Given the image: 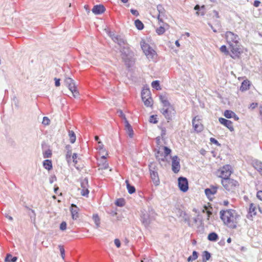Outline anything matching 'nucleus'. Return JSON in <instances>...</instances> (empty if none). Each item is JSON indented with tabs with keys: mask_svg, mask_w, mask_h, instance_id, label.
<instances>
[{
	"mask_svg": "<svg viewBox=\"0 0 262 262\" xmlns=\"http://www.w3.org/2000/svg\"><path fill=\"white\" fill-rule=\"evenodd\" d=\"M220 218L224 225L230 229H235L237 227V218L238 215L233 209L221 210L220 212Z\"/></svg>",
	"mask_w": 262,
	"mask_h": 262,
	"instance_id": "1",
	"label": "nucleus"
},
{
	"mask_svg": "<svg viewBox=\"0 0 262 262\" xmlns=\"http://www.w3.org/2000/svg\"><path fill=\"white\" fill-rule=\"evenodd\" d=\"M221 183L224 188L228 191H233L239 185L237 181L230 178L222 179Z\"/></svg>",
	"mask_w": 262,
	"mask_h": 262,
	"instance_id": "2",
	"label": "nucleus"
},
{
	"mask_svg": "<svg viewBox=\"0 0 262 262\" xmlns=\"http://www.w3.org/2000/svg\"><path fill=\"white\" fill-rule=\"evenodd\" d=\"M120 52L121 53V57L123 60L124 61L125 64L129 66V63L130 61V59L132 57L133 53L130 51L128 45L123 46L120 48Z\"/></svg>",
	"mask_w": 262,
	"mask_h": 262,
	"instance_id": "3",
	"label": "nucleus"
},
{
	"mask_svg": "<svg viewBox=\"0 0 262 262\" xmlns=\"http://www.w3.org/2000/svg\"><path fill=\"white\" fill-rule=\"evenodd\" d=\"M67 85L72 96L75 98H77L79 94L74 80L71 77H67Z\"/></svg>",
	"mask_w": 262,
	"mask_h": 262,
	"instance_id": "4",
	"label": "nucleus"
},
{
	"mask_svg": "<svg viewBox=\"0 0 262 262\" xmlns=\"http://www.w3.org/2000/svg\"><path fill=\"white\" fill-rule=\"evenodd\" d=\"M160 112L164 116L168 122L172 120L176 113V111L172 106H169L166 108H163L161 109Z\"/></svg>",
	"mask_w": 262,
	"mask_h": 262,
	"instance_id": "5",
	"label": "nucleus"
},
{
	"mask_svg": "<svg viewBox=\"0 0 262 262\" xmlns=\"http://www.w3.org/2000/svg\"><path fill=\"white\" fill-rule=\"evenodd\" d=\"M141 46L143 52L148 58H153L154 56L156 54L155 51L145 42L141 43Z\"/></svg>",
	"mask_w": 262,
	"mask_h": 262,
	"instance_id": "6",
	"label": "nucleus"
},
{
	"mask_svg": "<svg viewBox=\"0 0 262 262\" xmlns=\"http://www.w3.org/2000/svg\"><path fill=\"white\" fill-rule=\"evenodd\" d=\"M220 171V175L219 177L222 179L226 178H229L233 172L231 166L228 164L223 166Z\"/></svg>",
	"mask_w": 262,
	"mask_h": 262,
	"instance_id": "7",
	"label": "nucleus"
},
{
	"mask_svg": "<svg viewBox=\"0 0 262 262\" xmlns=\"http://www.w3.org/2000/svg\"><path fill=\"white\" fill-rule=\"evenodd\" d=\"M225 37L229 45L232 43H238L239 39L237 35L235 34L231 31H227L225 34Z\"/></svg>",
	"mask_w": 262,
	"mask_h": 262,
	"instance_id": "8",
	"label": "nucleus"
},
{
	"mask_svg": "<svg viewBox=\"0 0 262 262\" xmlns=\"http://www.w3.org/2000/svg\"><path fill=\"white\" fill-rule=\"evenodd\" d=\"M192 126L194 130L198 132H201L203 129V125L202 124L201 120L199 116H196L194 117L192 121Z\"/></svg>",
	"mask_w": 262,
	"mask_h": 262,
	"instance_id": "9",
	"label": "nucleus"
},
{
	"mask_svg": "<svg viewBox=\"0 0 262 262\" xmlns=\"http://www.w3.org/2000/svg\"><path fill=\"white\" fill-rule=\"evenodd\" d=\"M110 36L113 41L117 43L120 48L127 44L126 40L121 35L113 34H111Z\"/></svg>",
	"mask_w": 262,
	"mask_h": 262,
	"instance_id": "10",
	"label": "nucleus"
},
{
	"mask_svg": "<svg viewBox=\"0 0 262 262\" xmlns=\"http://www.w3.org/2000/svg\"><path fill=\"white\" fill-rule=\"evenodd\" d=\"M178 185L180 189L185 192L188 189V182L187 179L183 177H181L178 179Z\"/></svg>",
	"mask_w": 262,
	"mask_h": 262,
	"instance_id": "11",
	"label": "nucleus"
},
{
	"mask_svg": "<svg viewBox=\"0 0 262 262\" xmlns=\"http://www.w3.org/2000/svg\"><path fill=\"white\" fill-rule=\"evenodd\" d=\"M149 169L150 173V177L154 184L156 186L159 185L160 181L158 177V173L157 171L155 170V167H152V165H149Z\"/></svg>",
	"mask_w": 262,
	"mask_h": 262,
	"instance_id": "12",
	"label": "nucleus"
},
{
	"mask_svg": "<svg viewBox=\"0 0 262 262\" xmlns=\"http://www.w3.org/2000/svg\"><path fill=\"white\" fill-rule=\"evenodd\" d=\"M81 194L82 196H88L89 193V190L88 189V180L86 178L84 179L81 181Z\"/></svg>",
	"mask_w": 262,
	"mask_h": 262,
	"instance_id": "13",
	"label": "nucleus"
},
{
	"mask_svg": "<svg viewBox=\"0 0 262 262\" xmlns=\"http://www.w3.org/2000/svg\"><path fill=\"white\" fill-rule=\"evenodd\" d=\"M180 159L177 156L172 157V170L174 173H178L180 169Z\"/></svg>",
	"mask_w": 262,
	"mask_h": 262,
	"instance_id": "14",
	"label": "nucleus"
},
{
	"mask_svg": "<svg viewBox=\"0 0 262 262\" xmlns=\"http://www.w3.org/2000/svg\"><path fill=\"white\" fill-rule=\"evenodd\" d=\"M231 52L233 55H231L232 58L238 57L240 54V49L239 48L238 43H232L229 45Z\"/></svg>",
	"mask_w": 262,
	"mask_h": 262,
	"instance_id": "15",
	"label": "nucleus"
},
{
	"mask_svg": "<svg viewBox=\"0 0 262 262\" xmlns=\"http://www.w3.org/2000/svg\"><path fill=\"white\" fill-rule=\"evenodd\" d=\"M70 210L71 213L72 217L73 220H76L79 217V209L78 207L72 204L70 208Z\"/></svg>",
	"mask_w": 262,
	"mask_h": 262,
	"instance_id": "16",
	"label": "nucleus"
},
{
	"mask_svg": "<svg viewBox=\"0 0 262 262\" xmlns=\"http://www.w3.org/2000/svg\"><path fill=\"white\" fill-rule=\"evenodd\" d=\"M219 120L221 124L225 126L231 132H233L234 130V127L232 125V122L230 120L226 119L223 118H220Z\"/></svg>",
	"mask_w": 262,
	"mask_h": 262,
	"instance_id": "17",
	"label": "nucleus"
},
{
	"mask_svg": "<svg viewBox=\"0 0 262 262\" xmlns=\"http://www.w3.org/2000/svg\"><path fill=\"white\" fill-rule=\"evenodd\" d=\"M92 11L95 14L99 15L103 13L105 11V8L103 5H96L93 7Z\"/></svg>",
	"mask_w": 262,
	"mask_h": 262,
	"instance_id": "18",
	"label": "nucleus"
},
{
	"mask_svg": "<svg viewBox=\"0 0 262 262\" xmlns=\"http://www.w3.org/2000/svg\"><path fill=\"white\" fill-rule=\"evenodd\" d=\"M218 187L216 186H210L209 188L205 189V193L208 198H210L211 195L215 194L217 192Z\"/></svg>",
	"mask_w": 262,
	"mask_h": 262,
	"instance_id": "19",
	"label": "nucleus"
},
{
	"mask_svg": "<svg viewBox=\"0 0 262 262\" xmlns=\"http://www.w3.org/2000/svg\"><path fill=\"white\" fill-rule=\"evenodd\" d=\"M161 147H159V149L155 153V157L157 160L159 161L160 163L161 161H165L166 160L165 156L163 153L162 151L161 150Z\"/></svg>",
	"mask_w": 262,
	"mask_h": 262,
	"instance_id": "20",
	"label": "nucleus"
},
{
	"mask_svg": "<svg viewBox=\"0 0 262 262\" xmlns=\"http://www.w3.org/2000/svg\"><path fill=\"white\" fill-rule=\"evenodd\" d=\"M125 130L130 138H133L134 136V130L128 121H125Z\"/></svg>",
	"mask_w": 262,
	"mask_h": 262,
	"instance_id": "21",
	"label": "nucleus"
},
{
	"mask_svg": "<svg viewBox=\"0 0 262 262\" xmlns=\"http://www.w3.org/2000/svg\"><path fill=\"white\" fill-rule=\"evenodd\" d=\"M157 11H158V19L159 21L162 22V19L161 17L164 16L165 13V10L162 5H158L157 6Z\"/></svg>",
	"mask_w": 262,
	"mask_h": 262,
	"instance_id": "22",
	"label": "nucleus"
},
{
	"mask_svg": "<svg viewBox=\"0 0 262 262\" xmlns=\"http://www.w3.org/2000/svg\"><path fill=\"white\" fill-rule=\"evenodd\" d=\"M68 137L70 142L71 144H73L75 142L76 139V136L75 132L70 129H68Z\"/></svg>",
	"mask_w": 262,
	"mask_h": 262,
	"instance_id": "23",
	"label": "nucleus"
},
{
	"mask_svg": "<svg viewBox=\"0 0 262 262\" xmlns=\"http://www.w3.org/2000/svg\"><path fill=\"white\" fill-rule=\"evenodd\" d=\"M254 168L262 175V162L259 161H255L253 163Z\"/></svg>",
	"mask_w": 262,
	"mask_h": 262,
	"instance_id": "24",
	"label": "nucleus"
},
{
	"mask_svg": "<svg viewBox=\"0 0 262 262\" xmlns=\"http://www.w3.org/2000/svg\"><path fill=\"white\" fill-rule=\"evenodd\" d=\"M159 99L160 101L163 104V106L166 107H168L169 106H172L170 105V103L168 101L167 97L165 95H160L159 96Z\"/></svg>",
	"mask_w": 262,
	"mask_h": 262,
	"instance_id": "25",
	"label": "nucleus"
},
{
	"mask_svg": "<svg viewBox=\"0 0 262 262\" xmlns=\"http://www.w3.org/2000/svg\"><path fill=\"white\" fill-rule=\"evenodd\" d=\"M71 146L70 145H67V161L69 165L72 163V151L70 149Z\"/></svg>",
	"mask_w": 262,
	"mask_h": 262,
	"instance_id": "26",
	"label": "nucleus"
},
{
	"mask_svg": "<svg viewBox=\"0 0 262 262\" xmlns=\"http://www.w3.org/2000/svg\"><path fill=\"white\" fill-rule=\"evenodd\" d=\"M71 159L72 163L71 164L75 166L77 169H79V167L77 165L78 160H79V158L78 157V155L76 153H74L71 157Z\"/></svg>",
	"mask_w": 262,
	"mask_h": 262,
	"instance_id": "27",
	"label": "nucleus"
},
{
	"mask_svg": "<svg viewBox=\"0 0 262 262\" xmlns=\"http://www.w3.org/2000/svg\"><path fill=\"white\" fill-rule=\"evenodd\" d=\"M141 221L144 225L146 227L150 223V219L147 214H143L141 216Z\"/></svg>",
	"mask_w": 262,
	"mask_h": 262,
	"instance_id": "28",
	"label": "nucleus"
},
{
	"mask_svg": "<svg viewBox=\"0 0 262 262\" xmlns=\"http://www.w3.org/2000/svg\"><path fill=\"white\" fill-rule=\"evenodd\" d=\"M250 81L248 80H244L241 84L240 87V90L242 92H244L249 89L250 86Z\"/></svg>",
	"mask_w": 262,
	"mask_h": 262,
	"instance_id": "29",
	"label": "nucleus"
},
{
	"mask_svg": "<svg viewBox=\"0 0 262 262\" xmlns=\"http://www.w3.org/2000/svg\"><path fill=\"white\" fill-rule=\"evenodd\" d=\"M207 238L210 241L216 242L219 239V236L217 233L213 232L208 234Z\"/></svg>",
	"mask_w": 262,
	"mask_h": 262,
	"instance_id": "30",
	"label": "nucleus"
},
{
	"mask_svg": "<svg viewBox=\"0 0 262 262\" xmlns=\"http://www.w3.org/2000/svg\"><path fill=\"white\" fill-rule=\"evenodd\" d=\"M142 99L151 97L150 91L149 89H144L141 92Z\"/></svg>",
	"mask_w": 262,
	"mask_h": 262,
	"instance_id": "31",
	"label": "nucleus"
},
{
	"mask_svg": "<svg viewBox=\"0 0 262 262\" xmlns=\"http://www.w3.org/2000/svg\"><path fill=\"white\" fill-rule=\"evenodd\" d=\"M202 262H207L211 257V254L207 251H204L202 253Z\"/></svg>",
	"mask_w": 262,
	"mask_h": 262,
	"instance_id": "32",
	"label": "nucleus"
},
{
	"mask_svg": "<svg viewBox=\"0 0 262 262\" xmlns=\"http://www.w3.org/2000/svg\"><path fill=\"white\" fill-rule=\"evenodd\" d=\"M43 166L45 169L48 170L52 169V163L51 160H45L43 162Z\"/></svg>",
	"mask_w": 262,
	"mask_h": 262,
	"instance_id": "33",
	"label": "nucleus"
},
{
	"mask_svg": "<svg viewBox=\"0 0 262 262\" xmlns=\"http://www.w3.org/2000/svg\"><path fill=\"white\" fill-rule=\"evenodd\" d=\"M125 183L126 184V187L128 193L129 194L134 193L136 191L135 187L134 186L131 185L127 180H125Z\"/></svg>",
	"mask_w": 262,
	"mask_h": 262,
	"instance_id": "34",
	"label": "nucleus"
},
{
	"mask_svg": "<svg viewBox=\"0 0 262 262\" xmlns=\"http://www.w3.org/2000/svg\"><path fill=\"white\" fill-rule=\"evenodd\" d=\"M142 101L144 102V105L147 107H151L152 106V99L151 97H148L147 98H145V99H142Z\"/></svg>",
	"mask_w": 262,
	"mask_h": 262,
	"instance_id": "35",
	"label": "nucleus"
},
{
	"mask_svg": "<svg viewBox=\"0 0 262 262\" xmlns=\"http://www.w3.org/2000/svg\"><path fill=\"white\" fill-rule=\"evenodd\" d=\"M256 208L253 204H251L249 209V214L251 216L255 215L256 214Z\"/></svg>",
	"mask_w": 262,
	"mask_h": 262,
	"instance_id": "36",
	"label": "nucleus"
},
{
	"mask_svg": "<svg viewBox=\"0 0 262 262\" xmlns=\"http://www.w3.org/2000/svg\"><path fill=\"white\" fill-rule=\"evenodd\" d=\"M135 25L139 30H141L144 28V24L139 19H137L135 21Z\"/></svg>",
	"mask_w": 262,
	"mask_h": 262,
	"instance_id": "37",
	"label": "nucleus"
},
{
	"mask_svg": "<svg viewBox=\"0 0 262 262\" xmlns=\"http://www.w3.org/2000/svg\"><path fill=\"white\" fill-rule=\"evenodd\" d=\"M198 253L195 251H193L192 252V255L188 257L187 261H192L193 260L196 259L198 258Z\"/></svg>",
	"mask_w": 262,
	"mask_h": 262,
	"instance_id": "38",
	"label": "nucleus"
},
{
	"mask_svg": "<svg viewBox=\"0 0 262 262\" xmlns=\"http://www.w3.org/2000/svg\"><path fill=\"white\" fill-rule=\"evenodd\" d=\"M17 258L15 256L12 257V256L8 254L5 258V261L6 262H15L16 261Z\"/></svg>",
	"mask_w": 262,
	"mask_h": 262,
	"instance_id": "39",
	"label": "nucleus"
},
{
	"mask_svg": "<svg viewBox=\"0 0 262 262\" xmlns=\"http://www.w3.org/2000/svg\"><path fill=\"white\" fill-rule=\"evenodd\" d=\"M234 113L232 111L226 110L224 112V115L226 118L230 119L232 118Z\"/></svg>",
	"mask_w": 262,
	"mask_h": 262,
	"instance_id": "40",
	"label": "nucleus"
},
{
	"mask_svg": "<svg viewBox=\"0 0 262 262\" xmlns=\"http://www.w3.org/2000/svg\"><path fill=\"white\" fill-rule=\"evenodd\" d=\"M151 86L153 88L157 90H161V87L160 85V82L158 80L153 81L151 82Z\"/></svg>",
	"mask_w": 262,
	"mask_h": 262,
	"instance_id": "41",
	"label": "nucleus"
},
{
	"mask_svg": "<svg viewBox=\"0 0 262 262\" xmlns=\"http://www.w3.org/2000/svg\"><path fill=\"white\" fill-rule=\"evenodd\" d=\"M115 204L119 207H122L125 204V200L124 199H119L116 201Z\"/></svg>",
	"mask_w": 262,
	"mask_h": 262,
	"instance_id": "42",
	"label": "nucleus"
},
{
	"mask_svg": "<svg viewBox=\"0 0 262 262\" xmlns=\"http://www.w3.org/2000/svg\"><path fill=\"white\" fill-rule=\"evenodd\" d=\"M93 219L97 226V227H99L100 225V219L97 214H94L93 215Z\"/></svg>",
	"mask_w": 262,
	"mask_h": 262,
	"instance_id": "43",
	"label": "nucleus"
},
{
	"mask_svg": "<svg viewBox=\"0 0 262 262\" xmlns=\"http://www.w3.org/2000/svg\"><path fill=\"white\" fill-rule=\"evenodd\" d=\"M161 148L162 149L164 150V155L165 156V157H166V156L169 155L171 152V150L167 146H163V147H161Z\"/></svg>",
	"mask_w": 262,
	"mask_h": 262,
	"instance_id": "44",
	"label": "nucleus"
},
{
	"mask_svg": "<svg viewBox=\"0 0 262 262\" xmlns=\"http://www.w3.org/2000/svg\"><path fill=\"white\" fill-rule=\"evenodd\" d=\"M157 115H151L149 117V121L150 123L156 124L158 123V121L157 119Z\"/></svg>",
	"mask_w": 262,
	"mask_h": 262,
	"instance_id": "45",
	"label": "nucleus"
},
{
	"mask_svg": "<svg viewBox=\"0 0 262 262\" xmlns=\"http://www.w3.org/2000/svg\"><path fill=\"white\" fill-rule=\"evenodd\" d=\"M43 155L44 158H50L52 156V151L50 149H48L43 152Z\"/></svg>",
	"mask_w": 262,
	"mask_h": 262,
	"instance_id": "46",
	"label": "nucleus"
},
{
	"mask_svg": "<svg viewBox=\"0 0 262 262\" xmlns=\"http://www.w3.org/2000/svg\"><path fill=\"white\" fill-rule=\"evenodd\" d=\"M165 31V30L163 27L160 26L156 29V32L158 35L163 34Z\"/></svg>",
	"mask_w": 262,
	"mask_h": 262,
	"instance_id": "47",
	"label": "nucleus"
},
{
	"mask_svg": "<svg viewBox=\"0 0 262 262\" xmlns=\"http://www.w3.org/2000/svg\"><path fill=\"white\" fill-rule=\"evenodd\" d=\"M99 169H106L108 168V164L107 163H106V161H105V162L102 163V164H99Z\"/></svg>",
	"mask_w": 262,
	"mask_h": 262,
	"instance_id": "48",
	"label": "nucleus"
},
{
	"mask_svg": "<svg viewBox=\"0 0 262 262\" xmlns=\"http://www.w3.org/2000/svg\"><path fill=\"white\" fill-rule=\"evenodd\" d=\"M117 114H118V116L119 117H120L121 118H122L123 120L124 121V122H125V121H128L125 117V115L123 114L122 111L119 110L117 111Z\"/></svg>",
	"mask_w": 262,
	"mask_h": 262,
	"instance_id": "49",
	"label": "nucleus"
},
{
	"mask_svg": "<svg viewBox=\"0 0 262 262\" xmlns=\"http://www.w3.org/2000/svg\"><path fill=\"white\" fill-rule=\"evenodd\" d=\"M206 211L207 214V220L209 219L210 215L212 214V212L208 209V207L206 206L204 207V209L203 210V212H205Z\"/></svg>",
	"mask_w": 262,
	"mask_h": 262,
	"instance_id": "50",
	"label": "nucleus"
},
{
	"mask_svg": "<svg viewBox=\"0 0 262 262\" xmlns=\"http://www.w3.org/2000/svg\"><path fill=\"white\" fill-rule=\"evenodd\" d=\"M50 119L48 117H44L43 118L42 123L43 125H49L50 124Z\"/></svg>",
	"mask_w": 262,
	"mask_h": 262,
	"instance_id": "51",
	"label": "nucleus"
},
{
	"mask_svg": "<svg viewBox=\"0 0 262 262\" xmlns=\"http://www.w3.org/2000/svg\"><path fill=\"white\" fill-rule=\"evenodd\" d=\"M220 50L222 52L226 54H228L229 53L227 49L226 46L225 45H223L220 48Z\"/></svg>",
	"mask_w": 262,
	"mask_h": 262,
	"instance_id": "52",
	"label": "nucleus"
},
{
	"mask_svg": "<svg viewBox=\"0 0 262 262\" xmlns=\"http://www.w3.org/2000/svg\"><path fill=\"white\" fill-rule=\"evenodd\" d=\"M59 249H60V253H61V255L63 259L64 258V247L63 246H59Z\"/></svg>",
	"mask_w": 262,
	"mask_h": 262,
	"instance_id": "53",
	"label": "nucleus"
},
{
	"mask_svg": "<svg viewBox=\"0 0 262 262\" xmlns=\"http://www.w3.org/2000/svg\"><path fill=\"white\" fill-rule=\"evenodd\" d=\"M210 141L211 143H212L217 146H221V144L219 143V142L215 138H211L210 139Z\"/></svg>",
	"mask_w": 262,
	"mask_h": 262,
	"instance_id": "54",
	"label": "nucleus"
},
{
	"mask_svg": "<svg viewBox=\"0 0 262 262\" xmlns=\"http://www.w3.org/2000/svg\"><path fill=\"white\" fill-rule=\"evenodd\" d=\"M114 243L117 248H119L121 246L120 241L118 238H116L114 240Z\"/></svg>",
	"mask_w": 262,
	"mask_h": 262,
	"instance_id": "55",
	"label": "nucleus"
},
{
	"mask_svg": "<svg viewBox=\"0 0 262 262\" xmlns=\"http://www.w3.org/2000/svg\"><path fill=\"white\" fill-rule=\"evenodd\" d=\"M256 196L259 200L262 201V191L261 190H259V191H257Z\"/></svg>",
	"mask_w": 262,
	"mask_h": 262,
	"instance_id": "56",
	"label": "nucleus"
},
{
	"mask_svg": "<svg viewBox=\"0 0 262 262\" xmlns=\"http://www.w3.org/2000/svg\"><path fill=\"white\" fill-rule=\"evenodd\" d=\"M130 12L132 13V14L133 15H135L136 16H137L139 15L138 11L135 9H130Z\"/></svg>",
	"mask_w": 262,
	"mask_h": 262,
	"instance_id": "57",
	"label": "nucleus"
},
{
	"mask_svg": "<svg viewBox=\"0 0 262 262\" xmlns=\"http://www.w3.org/2000/svg\"><path fill=\"white\" fill-rule=\"evenodd\" d=\"M194 9L197 11L196 12V14L197 15H199L200 14L199 11H200V6L199 5H196L194 8Z\"/></svg>",
	"mask_w": 262,
	"mask_h": 262,
	"instance_id": "58",
	"label": "nucleus"
},
{
	"mask_svg": "<svg viewBox=\"0 0 262 262\" xmlns=\"http://www.w3.org/2000/svg\"><path fill=\"white\" fill-rule=\"evenodd\" d=\"M258 105V103H252L251 104H250V108H251L252 110H253L256 107H257Z\"/></svg>",
	"mask_w": 262,
	"mask_h": 262,
	"instance_id": "59",
	"label": "nucleus"
},
{
	"mask_svg": "<svg viewBox=\"0 0 262 262\" xmlns=\"http://www.w3.org/2000/svg\"><path fill=\"white\" fill-rule=\"evenodd\" d=\"M166 128L163 127V128H161V137L163 138L165 135H166Z\"/></svg>",
	"mask_w": 262,
	"mask_h": 262,
	"instance_id": "60",
	"label": "nucleus"
},
{
	"mask_svg": "<svg viewBox=\"0 0 262 262\" xmlns=\"http://www.w3.org/2000/svg\"><path fill=\"white\" fill-rule=\"evenodd\" d=\"M60 228L62 230H64L66 229V222H63L61 223L60 226Z\"/></svg>",
	"mask_w": 262,
	"mask_h": 262,
	"instance_id": "61",
	"label": "nucleus"
},
{
	"mask_svg": "<svg viewBox=\"0 0 262 262\" xmlns=\"http://www.w3.org/2000/svg\"><path fill=\"white\" fill-rule=\"evenodd\" d=\"M99 146L98 147V149H99V150H103V145L102 144V142L98 141Z\"/></svg>",
	"mask_w": 262,
	"mask_h": 262,
	"instance_id": "62",
	"label": "nucleus"
},
{
	"mask_svg": "<svg viewBox=\"0 0 262 262\" xmlns=\"http://www.w3.org/2000/svg\"><path fill=\"white\" fill-rule=\"evenodd\" d=\"M260 4V1H259L258 0H255L254 2L253 5L255 7H258L259 6Z\"/></svg>",
	"mask_w": 262,
	"mask_h": 262,
	"instance_id": "63",
	"label": "nucleus"
},
{
	"mask_svg": "<svg viewBox=\"0 0 262 262\" xmlns=\"http://www.w3.org/2000/svg\"><path fill=\"white\" fill-rule=\"evenodd\" d=\"M156 143H157V145H160V144L161 143V141H160L161 137L160 136H158L156 138Z\"/></svg>",
	"mask_w": 262,
	"mask_h": 262,
	"instance_id": "64",
	"label": "nucleus"
}]
</instances>
